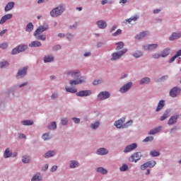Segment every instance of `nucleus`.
Returning a JSON list of instances; mask_svg holds the SVG:
<instances>
[{
	"mask_svg": "<svg viewBox=\"0 0 181 181\" xmlns=\"http://www.w3.org/2000/svg\"><path fill=\"white\" fill-rule=\"evenodd\" d=\"M126 118L125 117H122V118L115 121L114 127L117 129H125L126 128H129V127H132V124H134V121L132 119L129 120L125 123Z\"/></svg>",
	"mask_w": 181,
	"mask_h": 181,
	"instance_id": "f257e3e1",
	"label": "nucleus"
},
{
	"mask_svg": "<svg viewBox=\"0 0 181 181\" xmlns=\"http://www.w3.org/2000/svg\"><path fill=\"white\" fill-rule=\"evenodd\" d=\"M64 12H66V4H61L52 8L49 11V15L51 18H59V16H62Z\"/></svg>",
	"mask_w": 181,
	"mask_h": 181,
	"instance_id": "f03ea898",
	"label": "nucleus"
},
{
	"mask_svg": "<svg viewBox=\"0 0 181 181\" xmlns=\"http://www.w3.org/2000/svg\"><path fill=\"white\" fill-rule=\"evenodd\" d=\"M128 52V49L124 48L120 51H117L111 54L110 62H117Z\"/></svg>",
	"mask_w": 181,
	"mask_h": 181,
	"instance_id": "7ed1b4c3",
	"label": "nucleus"
},
{
	"mask_svg": "<svg viewBox=\"0 0 181 181\" xmlns=\"http://www.w3.org/2000/svg\"><path fill=\"white\" fill-rule=\"evenodd\" d=\"M66 77H71L72 78H78L81 77V71L77 69H68L64 72Z\"/></svg>",
	"mask_w": 181,
	"mask_h": 181,
	"instance_id": "20e7f679",
	"label": "nucleus"
},
{
	"mask_svg": "<svg viewBox=\"0 0 181 181\" xmlns=\"http://www.w3.org/2000/svg\"><path fill=\"white\" fill-rule=\"evenodd\" d=\"M87 81V78L86 76H80L76 79L69 80V84L71 86H78L80 84H84Z\"/></svg>",
	"mask_w": 181,
	"mask_h": 181,
	"instance_id": "39448f33",
	"label": "nucleus"
},
{
	"mask_svg": "<svg viewBox=\"0 0 181 181\" xmlns=\"http://www.w3.org/2000/svg\"><path fill=\"white\" fill-rule=\"evenodd\" d=\"M111 97V93L107 90L100 92L97 95L98 101H105Z\"/></svg>",
	"mask_w": 181,
	"mask_h": 181,
	"instance_id": "423d86ee",
	"label": "nucleus"
},
{
	"mask_svg": "<svg viewBox=\"0 0 181 181\" xmlns=\"http://www.w3.org/2000/svg\"><path fill=\"white\" fill-rule=\"evenodd\" d=\"M132 82H128L119 88V92L120 94H125L132 88Z\"/></svg>",
	"mask_w": 181,
	"mask_h": 181,
	"instance_id": "0eeeda50",
	"label": "nucleus"
},
{
	"mask_svg": "<svg viewBox=\"0 0 181 181\" xmlns=\"http://www.w3.org/2000/svg\"><path fill=\"white\" fill-rule=\"evenodd\" d=\"M28 49V45H20L12 49L11 54H18L22 52H25Z\"/></svg>",
	"mask_w": 181,
	"mask_h": 181,
	"instance_id": "6e6552de",
	"label": "nucleus"
},
{
	"mask_svg": "<svg viewBox=\"0 0 181 181\" xmlns=\"http://www.w3.org/2000/svg\"><path fill=\"white\" fill-rule=\"evenodd\" d=\"M28 66H24L23 68H21L18 69L17 74H16V78H23L27 74H28Z\"/></svg>",
	"mask_w": 181,
	"mask_h": 181,
	"instance_id": "1a4fd4ad",
	"label": "nucleus"
},
{
	"mask_svg": "<svg viewBox=\"0 0 181 181\" xmlns=\"http://www.w3.org/2000/svg\"><path fill=\"white\" fill-rule=\"evenodd\" d=\"M159 47L158 44H146L142 46L144 50H147V52H153Z\"/></svg>",
	"mask_w": 181,
	"mask_h": 181,
	"instance_id": "9d476101",
	"label": "nucleus"
},
{
	"mask_svg": "<svg viewBox=\"0 0 181 181\" xmlns=\"http://www.w3.org/2000/svg\"><path fill=\"white\" fill-rule=\"evenodd\" d=\"M141 158H142V153L136 152V153H134L130 156L129 160V162H134V163H136V162H138V160H141Z\"/></svg>",
	"mask_w": 181,
	"mask_h": 181,
	"instance_id": "9b49d317",
	"label": "nucleus"
},
{
	"mask_svg": "<svg viewBox=\"0 0 181 181\" xmlns=\"http://www.w3.org/2000/svg\"><path fill=\"white\" fill-rule=\"evenodd\" d=\"M156 165V161L150 160L141 165L140 166V169L141 170H146L147 168H155Z\"/></svg>",
	"mask_w": 181,
	"mask_h": 181,
	"instance_id": "f8f14e48",
	"label": "nucleus"
},
{
	"mask_svg": "<svg viewBox=\"0 0 181 181\" xmlns=\"http://www.w3.org/2000/svg\"><path fill=\"white\" fill-rule=\"evenodd\" d=\"M138 148V144L136 143H133L129 144L125 147L123 152L124 153H129V152H132V151H135Z\"/></svg>",
	"mask_w": 181,
	"mask_h": 181,
	"instance_id": "ddd939ff",
	"label": "nucleus"
},
{
	"mask_svg": "<svg viewBox=\"0 0 181 181\" xmlns=\"http://www.w3.org/2000/svg\"><path fill=\"white\" fill-rule=\"evenodd\" d=\"M180 93H181V88L177 86H175L170 90V97H172V98H175V97L177 95H179Z\"/></svg>",
	"mask_w": 181,
	"mask_h": 181,
	"instance_id": "4468645a",
	"label": "nucleus"
},
{
	"mask_svg": "<svg viewBox=\"0 0 181 181\" xmlns=\"http://www.w3.org/2000/svg\"><path fill=\"white\" fill-rule=\"evenodd\" d=\"M49 29V24L47 23H44L42 25H40L34 33H43V32H46Z\"/></svg>",
	"mask_w": 181,
	"mask_h": 181,
	"instance_id": "2eb2a0df",
	"label": "nucleus"
},
{
	"mask_svg": "<svg viewBox=\"0 0 181 181\" xmlns=\"http://www.w3.org/2000/svg\"><path fill=\"white\" fill-rule=\"evenodd\" d=\"M146 36H149V32L148 31H143L138 34H136L134 37L136 40H142V39H145Z\"/></svg>",
	"mask_w": 181,
	"mask_h": 181,
	"instance_id": "dca6fc26",
	"label": "nucleus"
},
{
	"mask_svg": "<svg viewBox=\"0 0 181 181\" xmlns=\"http://www.w3.org/2000/svg\"><path fill=\"white\" fill-rule=\"evenodd\" d=\"M110 151L104 147L99 148L96 150V155L99 156H105V155H108Z\"/></svg>",
	"mask_w": 181,
	"mask_h": 181,
	"instance_id": "f3484780",
	"label": "nucleus"
},
{
	"mask_svg": "<svg viewBox=\"0 0 181 181\" xmlns=\"http://www.w3.org/2000/svg\"><path fill=\"white\" fill-rule=\"evenodd\" d=\"M77 97H89L93 94V92L90 90H80L76 93Z\"/></svg>",
	"mask_w": 181,
	"mask_h": 181,
	"instance_id": "a211bd4d",
	"label": "nucleus"
},
{
	"mask_svg": "<svg viewBox=\"0 0 181 181\" xmlns=\"http://www.w3.org/2000/svg\"><path fill=\"white\" fill-rule=\"evenodd\" d=\"M181 37V31L174 32L173 33L168 40L170 42H173V40H177V39H180Z\"/></svg>",
	"mask_w": 181,
	"mask_h": 181,
	"instance_id": "6ab92c4d",
	"label": "nucleus"
},
{
	"mask_svg": "<svg viewBox=\"0 0 181 181\" xmlns=\"http://www.w3.org/2000/svg\"><path fill=\"white\" fill-rule=\"evenodd\" d=\"M69 169H77V168H80V162L76 160H71L69 163Z\"/></svg>",
	"mask_w": 181,
	"mask_h": 181,
	"instance_id": "aec40b11",
	"label": "nucleus"
},
{
	"mask_svg": "<svg viewBox=\"0 0 181 181\" xmlns=\"http://www.w3.org/2000/svg\"><path fill=\"white\" fill-rule=\"evenodd\" d=\"M13 17V15L12 13H8V14L4 15L0 19V25H4V23H5V22H7V21L12 19Z\"/></svg>",
	"mask_w": 181,
	"mask_h": 181,
	"instance_id": "412c9836",
	"label": "nucleus"
},
{
	"mask_svg": "<svg viewBox=\"0 0 181 181\" xmlns=\"http://www.w3.org/2000/svg\"><path fill=\"white\" fill-rule=\"evenodd\" d=\"M15 8V1L8 2L4 7V12H9Z\"/></svg>",
	"mask_w": 181,
	"mask_h": 181,
	"instance_id": "4be33fe9",
	"label": "nucleus"
},
{
	"mask_svg": "<svg viewBox=\"0 0 181 181\" xmlns=\"http://www.w3.org/2000/svg\"><path fill=\"white\" fill-rule=\"evenodd\" d=\"M56 155H57V151H56L55 150H51L45 153L43 155V158H45V159H49V158H53V156H56Z\"/></svg>",
	"mask_w": 181,
	"mask_h": 181,
	"instance_id": "5701e85b",
	"label": "nucleus"
},
{
	"mask_svg": "<svg viewBox=\"0 0 181 181\" xmlns=\"http://www.w3.org/2000/svg\"><path fill=\"white\" fill-rule=\"evenodd\" d=\"M44 63H53L54 62V56L53 54H47L43 57Z\"/></svg>",
	"mask_w": 181,
	"mask_h": 181,
	"instance_id": "b1692460",
	"label": "nucleus"
},
{
	"mask_svg": "<svg viewBox=\"0 0 181 181\" xmlns=\"http://www.w3.org/2000/svg\"><path fill=\"white\" fill-rule=\"evenodd\" d=\"M96 25L99 29H107V21L104 20H99L96 22Z\"/></svg>",
	"mask_w": 181,
	"mask_h": 181,
	"instance_id": "393cba45",
	"label": "nucleus"
},
{
	"mask_svg": "<svg viewBox=\"0 0 181 181\" xmlns=\"http://www.w3.org/2000/svg\"><path fill=\"white\" fill-rule=\"evenodd\" d=\"M177 119H179V115L171 116L168 122V125H175L177 122Z\"/></svg>",
	"mask_w": 181,
	"mask_h": 181,
	"instance_id": "a878e982",
	"label": "nucleus"
},
{
	"mask_svg": "<svg viewBox=\"0 0 181 181\" xmlns=\"http://www.w3.org/2000/svg\"><path fill=\"white\" fill-rule=\"evenodd\" d=\"M138 19H139V16L135 15V16L130 17L129 18L124 20V23H125V25H128V23L131 24L132 22H136V21H138Z\"/></svg>",
	"mask_w": 181,
	"mask_h": 181,
	"instance_id": "bb28decb",
	"label": "nucleus"
},
{
	"mask_svg": "<svg viewBox=\"0 0 181 181\" xmlns=\"http://www.w3.org/2000/svg\"><path fill=\"white\" fill-rule=\"evenodd\" d=\"M42 180H43V175H42V173L39 172L35 173L31 178V181H42Z\"/></svg>",
	"mask_w": 181,
	"mask_h": 181,
	"instance_id": "cd10ccee",
	"label": "nucleus"
},
{
	"mask_svg": "<svg viewBox=\"0 0 181 181\" xmlns=\"http://www.w3.org/2000/svg\"><path fill=\"white\" fill-rule=\"evenodd\" d=\"M95 172H97V173H100V175H108V170H107L104 167H101V166L96 168Z\"/></svg>",
	"mask_w": 181,
	"mask_h": 181,
	"instance_id": "c85d7f7f",
	"label": "nucleus"
},
{
	"mask_svg": "<svg viewBox=\"0 0 181 181\" xmlns=\"http://www.w3.org/2000/svg\"><path fill=\"white\" fill-rule=\"evenodd\" d=\"M150 83H151V78L149 77L142 78L139 81L140 86H146L148 84H150Z\"/></svg>",
	"mask_w": 181,
	"mask_h": 181,
	"instance_id": "c756f323",
	"label": "nucleus"
},
{
	"mask_svg": "<svg viewBox=\"0 0 181 181\" xmlns=\"http://www.w3.org/2000/svg\"><path fill=\"white\" fill-rule=\"evenodd\" d=\"M100 125H101V122L100 120H97L90 124V129H98L100 128Z\"/></svg>",
	"mask_w": 181,
	"mask_h": 181,
	"instance_id": "7c9ffc66",
	"label": "nucleus"
},
{
	"mask_svg": "<svg viewBox=\"0 0 181 181\" xmlns=\"http://www.w3.org/2000/svg\"><path fill=\"white\" fill-rule=\"evenodd\" d=\"M132 56L134 57V59H140L144 56V52L141 50H136L132 52Z\"/></svg>",
	"mask_w": 181,
	"mask_h": 181,
	"instance_id": "2f4dec72",
	"label": "nucleus"
},
{
	"mask_svg": "<svg viewBox=\"0 0 181 181\" xmlns=\"http://www.w3.org/2000/svg\"><path fill=\"white\" fill-rule=\"evenodd\" d=\"M3 156L4 159H8L12 156V151H11V148H7L5 149Z\"/></svg>",
	"mask_w": 181,
	"mask_h": 181,
	"instance_id": "473e14b6",
	"label": "nucleus"
},
{
	"mask_svg": "<svg viewBox=\"0 0 181 181\" xmlns=\"http://www.w3.org/2000/svg\"><path fill=\"white\" fill-rule=\"evenodd\" d=\"M34 36L37 40H42L45 42L46 40V35H42V33H34Z\"/></svg>",
	"mask_w": 181,
	"mask_h": 181,
	"instance_id": "72a5a7b5",
	"label": "nucleus"
},
{
	"mask_svg": "<svg viewBox=\"0 0 181 181\" xmlns=\"http://www.w3.org/2000/svg\"><path fill=\"white\" fill-rule=\"evenodd\" d=\"M164 107H165V100H160L156 109V112H159V111L163 110Z\"/></svg>",
	"mask_w": 181,
	"mask_h": 181,
	"instance_id": "f704fd0d",
	"label": "nucleus"
},
{
	"mask_svg": "<svg viewBox=\"0 0 181 181\" xmlns=\"http://www.w3.org/2000/svg\"><path fill=\"white\" fill-rule=\"evenodd\" d=\"M65 91H66V93H70L71 94H75V93H78L77 89L74 86H65Z\"/></svg>",
	"mask_w": 181,
	"mask_h": 181,
	"instance_id": "c9c22d12",
	"label": "nucleus"
},
{
	"mask_svg": "<svg viewBox=\"0 0 181 181\" xmlns=\"http://www.w3.org/2000/svg\"><path fill=\"white\" fill-rule=\"evenodd\" d=\"M162 126L156 127L151 130L149 131L148 134L149 135H156V134H158V132H160L162 131Z\"/></svg>",
	"mask_w": 181,
	"mask_h": 181,
	"instance_id": "e433bc0d",
	"label": "nucleus"
},
{
	"mask_svg": "<svg viewBox=\"0 0 181 181\" xmlns=\"http://www.w3.org/2000/svg\"><path fill=\"white\" fill-rule=\"evenodd\" d=\"M160 54H161V57H168L170 54V48H165Z\"/></svg>",
	"mask_w": 181,
	"mask_h": 181,
	"instance_id": "4c0bfd02",
	"label": "nucleus"
},
{
	"mask_svg": "<svg viewBox=\"0 0 181 181\" xmlns=\"http://www.w3.org/2000/svg\"><path fill=\"white\" fill-rule=\"evenodd\" d=\"M21 124L24 127H30L31 125H33L34 122L32 119H25V120L21 121Z\"/></svg>",
	"mask_w": 181,
	"mask_h": 181,
	"instance_id": "58836bf2",
	"label": "nucleus"
},
{
	"mask_svg": "<svg viewBox=\"0 0 181 181\" xmlns=\"http://www.w3.org/2000/svg\"><path fill=\"white\" fill-rule=\"evenodd\" d=\"M170 115V110L168 109L166 110L163 115L160 117V121H165L169 116Z\"/></svg>",
	"mask_w": 181,
	"mask_h": 181,
	"instance_id": "ea45409f",
	"label": "nucleus"
},
{
	"mask_svg": "<svg viewBox=\"0 0 181 181\" xmlns=\"http://www.w3.org/2000/svg\"><path fill=\"white\" fill-rule=\"evenodd\" d=\"M47 129H50L51 131H54V129H57V123L56 122H51L47 126Z\"/></svg>",
	"mask_w": 181,
	"mask_h": 181,
	"instance_id": "a19ab883",
	"label": "nucleus"
},
{
	"mask_svg": "<svg viewBox=\"0 0 181 181\" xmlns=\"http://www.w3.org/2000/svg\"><path fill=\"white\" fill-rule=\"evenodd\" d=\"M28 46L29 47H40L42 46V42L37 40L33 41L28 45Z\"/></svg>",
	"mask_w": 181,
	"mask_h": 181,
	"instance_id": "79ce46f5",
	"label": "nucleus"
},
{
	"mask_svg": "<svg viewBox=\"0 0 181 181\" xmlns=\"http://www.w3.org/2000/svg\"><path fill=\"white\" fill-rule=\"evenodd\" d=\"M28 84H29V82H28V81L21 83H18L14 86V88H23V87H26V86H28Z\"/></svg>",
	"mask_w": 181,
	"mask_h": 181,
	"instance_id": "37998d69",
	"label": "nucleus"
},
{
	"mask_svg": "<svg viewBox=\"0 0 181 181\" xmlns=\"http://www.w3.org/2000/svg\"><path fill=\"white\" fill-rule=\"evenodd\" d=\"M51 138H52V136L49 133H45L42 136V139H43V141H49Z\"/></svg>",
	"mask_w": 181,
	"mask_h": 181,
	"instance_id": "c03bdc74",
	"label": "nucleus"
},
{
	"mask_svg": "<svg viewBox=\"0 0 181 181\" xmlns=\"http://www.w3.org/2000/svg\"><path fill=\"white\" fill-rule=\"evenodd\" d=\"M60 121L62 127H66V125H69V117H62Z\"/></svg>",
	"mask_w": 181,
	"mask_h": 181,
	"instance_id": "a18cd8bd",
	"label": "nucleus"
},
{
	"mask_svg": "<svg viewBox=\"0 0 181 181\" xmlns=\"http://www.w3.org/2000/svg\"><path fill=\"white\" fill-rule=\"evenodd\" d=\"M50 99L52 101H56V100H58L59 99V92H53L51 94Z\"/></svg>",
	"mask_w": 181,
	"mask_h": 181,
	"instance_id": "49530a36",
	"label": "nucleus"
},
{
	"mask_svg": "<svg viewBox=\"0 0 181 181\" xmlns=\"http://www.w3.org/2000/svg\"><path fill=\"white\" fill-rule=\"evenodd\" d=\"M33 23H29L25 28V30L26 32H28L30 33V32H32V30H33Z\"/></svg>",
	"mask_w": 181,
	"mask_h": 181,
	"instance_id": "de8ad7c7",
	"label": "nucleus"
},
{
	"mask_svg": "<svg viewBox=\"0 0 181 181\" xmlns=\"http://www.w3.org/2000/svg\"><path fill=\"white\" fill-rule=\"evenodd\" d=\"M9 66V62L8 61H1L0 62V68L1 69H5L6 67H8Z\"/></svg>",
	"mask_w": 181,
	"mask_h": 181,
	"instance_id": "09e8293b",
	"label": "nucleus"
},
{
	"mask_svg": "<svg viewBox=\"0 0 181 181\" xmlns=\"http://www.w3.org/2000/svg\"><path fill=\"white\" fill-rule=\"evenodd\" d=\"M160 155V153L159 151H156L155 150L150 151V156H152V158H156Z\"/></svg>",
	"mask_w": 181,
	"mask_h": 181,
	"instance_id": "8fccbe9b",
	"label": "nucleus"
},
{
	"mask_svg": "<svg viewBox=\"0 0 181 181\" xmlns=\"http://www.w3.org/2000/svg\"><path fill=\"white\" fill-rule=\"evenodd\" d=\"M116 50H118L119 52L121 49L124 48V44L122 42H119L116 43Z\"/></svg>",
	"mask_w": 181,
	"mask_h": 181,
	"instance_id": "3c124183",
	"label": "nucleus"
},
{
	"mask_svg": "<svg viewBox=\"0 0 181 181\" xmlns=\"http://www.w3.org/2000/svg\"><path fill=\"white\" fill-rule=\"evenodd\" d=\"M22 162L23 163H30V158L28 156H23L22 157Z\"/></svg>",
	"mask_w": 181,
	"mask_h": 181,
	"instance_id": "603ef678",
	"label": "nucleus"
},
{
	"mask_svg": "<svg viewBox=\"0 0 181 181\" xmlns=\"http://www.w3.org/2000/svg\"><path fill=\"white\" fill-rule=\"evenodd\" d=\"M129 167L127 164H122L121 167H119L120 172H127L128 170Z\"/></svg>",
	"mask_w": 181,
	"mask_h": 181,
	"instance_id": "864d4df0",
	"label": "nucleus"
},
{
	"mask_svg": "<svg viewBox=\"0 0 181 181\" xmlns=\"http://www.w3.org/2000/svg\"><path fill=\"white\" fill-rule=\"evenodd\" d=\"M66 37L67 40H69V42H71V40H73V39H74V35L69 33L66 35Z\"/></svg>",
	"mask_w": 181,
	"mask_h": 181,
	"instance_id": "5fc2aeb1",
	"label": "nucleus"
},
{
	"mask_svg": "<svg viewBox=\"0 0 181 181\" xmlns=\"http://www.w3.org/2000/svg\"><path fill=\"white\" fill-rule=\"evenodd\" d=\"M103 83H104V81H103V79H98L93 81V86H98V84H103Z\"/></svg>",
	"mask_w": 181,
	"mask_h": 181,
	"instance_id": "6e6d98bb",
	"label": "nucleus"
},
{
	"mask_svg": "<svg viewBox=\"0 0 181 181\" xmlns=\"http://www.w3.org/2000/svg\"><path fill=\"white\" fill-rule=\"evenodd\" d=\"M151 141H153V136H148L143 140V142H151Z\"/></svg>",
	"mask_w": 181,
	"mask_h": 181,
	"instance_id": "4d7b16f0",
	"label": "nucleus"
},
{
	"mask_svg": "<svg viewBox=\"0 0 181 181\" xmlns=\"http://www.w3.org/2000/svg\"><path fill=\"white\" fill-rule=\"evenodd\" d=\"M152 57H153V59H160V57H162V56H161L160 53L156 52V53L153 54Z\"/></svg>",
	"mask_w": 181,
	"mask_h": 181,
	"instance_id": "13d9d810",
	"label": "nucleus"
},
{
	"mask_svg": "<svg viewBox=\"0 0 181 181\" xmlns=\"http://www.w3.org/2000/svg\"><path fill=\"white\" fill-rule=\"evenodd\" d=\"M101 4L102 5H106V4H114V1L112 0H102L101 1Z\"/></svg>",
	"mask_w": 181,
	"mask_h": 181,
	"instance_id": "bf43d9fd",
	"label": "nucleus"
},
{
	"mask_svg": "<svg viewBox=\"0 0 181 181\" xmlns=\"http://www.w3.org/2000/svg\"><path fill=\"white\" fill-rule=\"evenodd\" d=\"M62 49V46L60 45H56L52 47V50L54 52H57V50H60Z\"/></svg>",
	"mask_w": 181,
	"mask_h": 181,
	"instance_id": "052dcab7",
	"label": "nucleus"
},
{
	"mask_svg": "<svg viewBox=\"0 0 181 181\" xmlns=\"http://www.w3.org/2000/svg\"><path fill=\"white\" fill-rule=\"evenodd\" d=\"M122 33V29H117L116 32H115L112 36H119V35H121Z\"/></svg>",
	"mask_w": 181,
	"mask_h": 181,
	"instance_id": "680f3d73",
	"label": "nucleus"
},
{
	"mask_svg": "<svg viewBox=\"0 0 181 181\" xmlns=\"http://www.w3.org/2000/svg\"><path fill=\"white\" fill-rule=\"evenodd\" d=\"M91 54H92L91 51H86L83 54V57L85 58L91 57Z\"/></svg>",
	"mask_w": 181,
	"mask_h": 181,
	"instance_id": "e2e57ef3",
	"label": "nucleus"
},
{
	"mask_svg": "<svg viewBox=\"0 0 181 181\" xmlns=\"http://www.w3.org/2000/svg\"><path fill=\"white\" fill-rule=\"evenodd\" d=\"M71 119H72L73 122H74L75 124H80V122L81 121L80 119V118H78V117H72Z\"/></svg>",
	"mask_w": 181,
	"mask_h": 181,
	"instance_id": "0e129e2a",
	"label": "nucleus"
},
{
	"mask_svg": "<svg viewBox=\"0 0 181 181\" xmlns=\"http://www.w3.org/2000/svg\"><path fill=\"white\" fill-rule=\"evenodd\" d=\"M47 169H49V164H45L44 165L42 166L41 170L42 172H46L47 171Z\"/></svg>",
	"mask_w": 181,
	"mask_h": 181,
	"instance_id": "69168bd1",
	"label": "nucleus"
},
{
	"mask_svg": "<svg viewBox=\"0 0 181 181\" xmlns=\"http://www.w3.org/2000/svg\"><path fill=\"white\" fill-rule=\"evenodd\" d=\"M77 26H78L77 23H75L69 25V29L71 30H75V29H77Z\"/></svg>",
	"mask_w": 181,
	"mask_h": 181,
	"instance_id": "338daca9",
	"label": "nucleus"
},
{
	"mask_svg": "<svg viewBox=\"0 0 181 181\" xmlns=\"http://www.w3.org/2000/svg\"><path fill=\"white\" fill-rule=\"evenodd\" d=\"M7 47H8V43L4 42L2 44H0V49H7Z\"/></svg>",
	"mask_w": 181,
	"mask_h": 181,
	"instance_id": "774afa93",
	"label": "nucleus"
}]
</instances>
